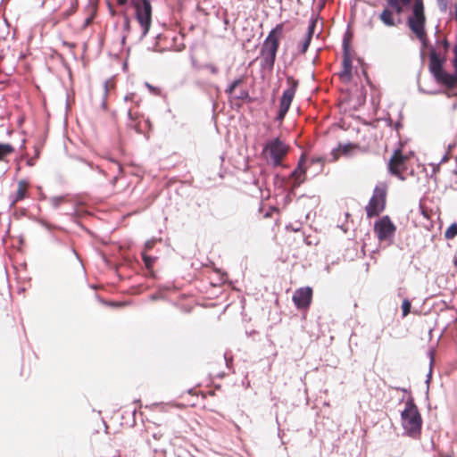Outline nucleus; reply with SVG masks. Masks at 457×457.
I'll return each instance as SVG.
<instances>
[{
  "mask_svg": "<svg viewBox=\"0 0 457 457\" xmlns=\"http://www.w3.org/2000/svg\"><path fill=\"white\" fill-rule=\"evenodd\" d=\"M283 32L284 24L279 23L270 31L264 39L260 50V65L262 70L269 71L273 70Z\"/></svg>",
  "mask_w": 457,
  "mask_h": 457,
  "instance_id": "nucleus-1",
  "label": "nucleus"
},
{
  "mask_svg": "<svg viewBox=\"0 0 457 457\" xmlns=\"http://www.w3.org/2000/svg\"><path fill=\"white\" fill-rule=\"evenodd\" d=\"M445 62V57H440L435 49H432L429 53V71L434 76L437 83L444 85L449 90H454L457 87V74L454 71L453 74L447 73L444 70V64Z\"/></svg>",
  "mask_w": 457,
  "mask_h": 457,
  "instance_id": "nucleus-2",
  "label": "nucleus"
},
{
  "mask_svg": "<svg viewBox=\"0 0 457 457\" xmlns=\"http://www.w3.org/2000/svg\"><path fill=\"white\" fill-rule=\"evenodd\" d=\"M402 425L406 434L412 437L420 436L422 426V419L418 407L412 401L405 403V408L402 411Z\"/></svg>",
  "mask_w": 457,
  "mask_h": 457,
  "instance_id": "nucleus-3",
  "label": "nucleus"
},
{
  "mask_svg": "<svg viewBox=\"0 0 457 457\" xmlns=\"http://www.w3.org/2000/svg\"><path fill=\"white\" fill-rule=\"evenodd\" d=\"M409 29L415 35L420 36L426 29L427 16L423 0H413L411 13L406 19Z\"/></svg>",
  "mask_w": 457,
  "mask_h": 457,
  "instance_id": "nucleus-4",
  "label": "nucleus"
},
{
  "mask_svg": "<svg viewBox=\"0 0 457 457\" xmlns=\"http://www.w3.org/2000/svg\"><path fill=\"white\" fill-rule=\"evenodd\" d=\"M289 147L279 137L268 141L262 150L266 158L270 159L274 166L281 165L288 154Z\"/></svg>",
  "mask_w": 457,
  "mask_h": 457,
  "instance_id": "nucleus-5",
  "label": "nucleus"
},
{
  "mask_svg": "<svg viewBox=\"0 0 457 457\" xmlns=\"http://www.w3.org/2000/svg\"><path fill=\"white\" fill-rule=\"evenodd\" d=\"M387 188L385 185L377 186L365 207L369 219L378 216L386 208Z\"/></svg>",
  "mask_w": 457,
  "mask_h": 457,
  "instance_id": "nucleus-6",
  "label": "nucleus"
},
{
  "mask_svg": "<svg viewBox=\"0 0 457 457\" xmlns=\"http://www.w3.org/2000/svg\"><path fill=\"white\" fill-rule=\"evenodd\" d=\"M287 83L288 88H287L282 95L279 104V110L278 112L277 120L282 121L288 112L291 103L295 97L299 82L295 79L292 76L287 78Z\"/></svg>",
  "mask_w": 457,
  "mask_h": 457,
  "instance_id": "nucleus-7",
  "label": "nucleus"
},
{
  "mask_svg": "<svg viewBox=\"0 0 457 457\" xmlns=\"http://www.w3.org/2000/svg\"><path fill=\"white\" fill-rule=\"evenodd\" d=\"M395 231L396 226L387 215L378 219L374 224V233L380 242H391L395 237Z\"/></svg>",
  "mask_w": 457,
  "mask_h": 457,
  "instance_id": "nucleus-8",
  "label": "nucleus"
},
{
  "mask_svg": "<svg viewBox=\"0 0 457 457\" xmlns=\"http://www.w3.org/2000/svg\"><path fill=\"white\" fill-rule=\"evenodd\" d=\"M409 160L410 157L403 154L401 149H396L388 162L389 172L403 179V174L407 170V163Z\"/></svg>",
  "mask_w": 457,
  "mask_h": 457,
  "instance_id": "nucleus-9",
  "label": "nucleus"
},
{
  "mask_svg": "<svg viewBox=\"0 0 457 457\" xmlns=\"http://www.w3.org/2000/svg\"><path fill=\"white\" fill-rule=\"evenodd\" d=\"M292 299L297 309H308L312 301V288L310 287H304L296 289Z\"/></svg>",
  "mask_w": 457,
  "mask_h": 457,
  "instance_id": "nucleus-10",
  "label": "nucleus"
},
{
  "mask_svg": "<svg viewBox=\"0 0 457 457\" xmlns=\"http://www.w3.org/2000/svg\"><path fill=\"white\" fill-rule=\"evenodd\" d=\"M317 18L315 16H312L311 21H310V23L308 25V28H307V31L303 37V38L298 43L297 45V47L299 49V53L301 54H304L307 50H308V47L311 44V41H312V38L313 37V34H314V30H315V28H316V25H317Z\"/></svg>",
  "mask_w": 457,
  "mask_h": 457,
  "instance_id": "nucleus-11",
  "label": "nucleus"
},
{
  "mask_svg": "<svg viewBox=\"0 0 457 457\" xmlns=\"http://www.w3.org/2000/svg\"><path fill=\"white\" fill-rule=\"evenodd\" d=\"M339 76L345 82H348L352 79V60L349 55L348 44L345 39L344 40L343 69Z\"/></svg>",
  "mask_w": 457,
  "mask_h": 457,
  "instance_id": "nucleus-12",
  "label": "nucleus"
},
{
  "mask_svg": "<svg viewBox=\"0 0 457 457\" xmlns=\"http://www.w3.org/2000/svg\"><path fill=\"white\" fill-rule=\"evenodd\" d=\"M305 154H303L298 162L297 167L291 173V178L294 179L293 187H298L306 178V169L304 168Z\"/></svg>",
  "mask_w": 457,
  "mask_h": 457,
  "instance_id": "nucleus-13",
  "label": "nucleus"
},
{
  "mask_svg": "<svg viewBox=\"0 0 457 457\" xmlns=\"http://www.w3.org/2000/svg\"><path fill=\"white\" fill-rule=\"evenodd\" d=\"M395 12L388 5L379 14V20L387 27H395L402 22L400 16L395 18Z\"/></svg>",
  "mask_w": 457,
  "mask_h": 457,
  "instance_id": "nucleus-14",
  "label": "nucleus"
},
{
  "mask_svg": "<svg viewBox=\"0 0 457 457\" xmlns=\"http://www.w3.org/2000/svg\"><path fill=\"white\" fill-rule=\"evenodd\" d=\"M29 183L24 179L18 182V188L14 195L12 196L11 205L15 206L20 201L29 197Z\"/></svg>",
  "mask_w": 457,
  "mask_h": 457,
  "instance_id": "nucleus-15",
  "label": "nucleus"
},
{
  "mask_svg": "<svg viewBox=\"0 0 457 457\" xmlns=\"http://www.w3.org/2000/svg\"><path fill=\"white\" fill-rule=\"evenodd\" d=\"M119 5H124L129 0H117ZM129 8L133 10L138 23L143 27V0H129Z\"/></svg>",
  "mask_w": 457,
  "mask_h": 457,
  "instance_id": "nucleus-16",
  "label": "nucleus"
},
{
  "mask_svg": "<svg viewBox=\"0 0 457 457\" xmlns=\"http://www.w3.org/2000/svg\"><path fill=\"white\" fill-rule=\"evenodd\" d=\"M129 116L131 120V122L129 123V126L133 128L137 133H141V128H140V118L142 116V113L139 110V106H134L131 107L129 111Z\"/></svg>",
  "mask_w": 457,
  "mask_h": 457,
  "instance_id": "nucleus-17",
  "label": "nucleus"
},
{
  "mask_svg": "<svg viewBox=\"0 0 457 457\" xmlns=\"http://www.w3.org/2000/svg\"><path fill=\"white\" fill-rule=\"evenodd\" d=\"M412 0H386L387 5L392 8L397 16L404 12L405 8L408 7Z\"/></svg>",
  "mask_w": 457,
  "mask_h": 457,
  "instance_id": "nucleus-18",
  "label": "nucleus"
},
{
  "mask_svg": "<svg viewBox=\"0 0 457 457\" xmlns=\"http://www.w3.org/2000/svg\"><path fill=\"white\" fill-rule=\"evenodd\" d=\"M359 148V145L356 144L348 143L345 145H339L338 147L335 150H333L332 154L334 155V161H337L339 157L338 152H340L342 154H348L352 151Z\"/></svg>",
  "mask_w": 457,
  "mask_h": 457,
  "instance_id": "nucleus-19",
  "label": "nucleus"
},
{
  "mask_svg": "<svg viewBox=\"0 0 457 457\" xmlns=\"http://www.w3.org/2000/svg\"><path fill=\"white\" fill-rule=\"evenodd\" d=\"M156 258H152L150 256L145 255V277H151L153 278H156L155 271L153 269L154 262H155Z\"/></svg>",
  "mask_w": 457,
  "mask_h": 457,
  "instance_id": "nucleus-20",
  "label": "nucleus"
},
{
  "mask_svg": "<svg viewBox=\"0 0 457 457\" xmlns=\"http://www.w3.org/2000/svg\"><path fill=\"white\" fill-rule=\"evenodd\" d=\"M14 152V147L11 144H0V162L4 161L5 157Z\"/></svg>",
  "mask_w": 457,
  "mask_h": 457,
  "instance_id": "nucleus-21",
  "label": "nucleus"
},
{
  "mask_svg": "<svg viewBox=\"0 0 457 457\" xmlns=\"http://www.w3.org/2000/svg\"><path fill=\"white\" fill-rule=\"evenodd\" d=\"M151 21V4L145 0V35L147 33Z\"/></svg>",
  "mask_w": 457,
  "mask_h": 457,
  "instance_id": "nucleus-22",
  "label": "nucleus"
},
{
  "mask_svg": "<svg viewBox=\"0 0 457 457\" xmlns=\"http://www.w3.org/2000/svg\"><path fill=\"white\" fill-rule=\"evenodd\" d=\"M457 236V223L452 224L445 232L446 239H453Z\"/></svg>",
  "mask_w": 457,
  "mask_h": 457,
  "instance_id": "nucleus-23",
  "label": "nucleus"
},
{
  "mask_svg": "<svg viewBox=\"0 0 457 457\" xmlns=\"http://www.w3.org/2000/svg\"><path fill=\"white\" fill-rule=\"evenodd\" d=\"M411 302L408 299H404L402 303L403 317H406L411 312Z\"/></svg>",
  "mask_w": 457,
  "mask_h": 457,
  "instance_id": "nucleus-24",
  "label": "nucleus"
},
{
  "mask_svg": "<svg viewBox=\"0 0 457 457\" xmlns=\"http://www.w3.org/2000/svg\"><path fill=\"white\" fill-rule=\"evenodd\" d=\"M243 82L242 79H238L234 80L229 87L226 89V93L228 95H232L235 91L236 87H238Z\"/></svg>",
  "mask_w": 457,
  "mask_h": 457,
  "instance_id": "nucleus-25",
  "label": "nucleus"
},
{
  "mask_svg": "<svg viewBox=\"0 0 457 457\" xmlns=\"http://www.w3.org/2000/svg\"><path fill=\"white\" fill-rule=\"evenodd\" d=\"M415 37L420 41V43L422 44L423 47H427L428 46V34H427L426 29H423V33L420 36H415Z\"/></svg>",
  "mask_w": 457,
  "mask_h": 457,
  "instance_id": "nucleus-26",
  "label": "nucleus"
},
{
  "mask_svg": "<svg viewBox=\"0 0 457 457\" xmlns=\"http://www.w3.org/2000/svg\"><path fill=\"white\" fill-rule=\"evenodd\" d=\"M326 159L324 157L319 156V157H312L311 159V164H319L320 166V169L323 168L325 164Z\"/></svg>",
  "mask_w": 457,
  "mask_h": 457,
  "instance_id": "nucleus-27",
  "label": "nucleus"
},
{
  "mask_svg": "<svg viewBox=\"0 0 457 457\" xmlns=\"http://www.w3.org/2000/svg\"><path fill=\"white\" fill-rule=\"evenodd\" d=\"M66 200H65V197L63 196H56V197H53L51 202H52V204L54 205V207L57 208L59 207L62 203H64Z\"/></svg>",
  "mask_w": 457,
  "mask_h": 457,
  "instance_id": "nucleus-28",
  "label": "nucleus"
},
{
  "mask_svg": "<svg viewBox=\"0 0 457 457\" xmlns=\"http://www.w3.org/2000/svg\"><path fill=\"white\" fill-rule=\"evenodd\" d=\"M145 85L147 87V88L149 89V91L152 94H154L155 96L161 95V88L160 87H153L152 85H150L148 83H145Z\"/></svg>",
  "mask_w": 457,
  "mask_h": 457,
  "instance_id": "nucleus-29",
  "label": "nucleus"
},
{
  "mask_svg": "<svg viewBox=\"0 0 457 457\" xmlns=\"http://www.w3.org/2000/svg\"><path fill=\"white\" fill-rule=\"evenodd\" d=\"M420 211H421L422 215L426 219H428V220L431 219V215H432V211L431 210H428L425 206L420 205Z\"/></svg>",
  "mask_w": 457,
  "mask_h": 457,
  "instance_id": "nucleus-30",
  "label": "nucleus"
},
{
  "mask_svg": "<svg viewBox=\"0 0 457 457\" xmlns=\"http://www.w3.org/2000/svg\"><path fill=\"white\" fill-rule=\"evenodd\" d=\"M205 68L212 74H217L219 70L214 64H206Z\"/></svg>",
  "mask_w": 457,
  "mask_h": 457,
  "instance_id": "nucleus-31",
  "label": "nucleus"
},
{
  "mask_svg": "<svg viewBox=\"0 0 457 457\" xmlns=\"http://www.w3.org/2000/svg\"><path fill=\"white\" fill-rule=\"evenodd\" d=\"M441 44H442V46L444 48V52L446 53L448 51V49H449V46H450V44H449L448 40L445 38L442 41Z\"/></svg>",
  "mask_w": 457,
  "mask_h": 457,
  "instance_id": "nucleus-32",
  "label": "nucleus"
},
{
  "mask_svg": "<svg viewBox=\"0 0 457 457\" xmlns=\"http://www.w3.org/2000/svg\"><path fill=\"white\" fill-rule=\"evenodd\" d=\"M437 1H438L440 9L442 11H445L446 10V0H437Z\"/></svg>",
  "mask_w": 457,
  "mask_h": 457,
  "instance_id": "nucleus-33",
  "label": "nucleus"
},
{
  "mask_svg": "<svg viewBox=\"0 0 457 457\" xmlns=\"http://www.w3.org/2000/svg\"><path fill=\"white\" fill-rule=\"evenodd\" d=\"M36 161H37V158H36V157H34V156H33V157H30V158H29V159H28V161H27V164H28L29 166H34V165L36 164Z\"/></svg>",
  "mask_w": 457,
  "mask_h": 457,
  "instance_id": "nucleus-34",
  "label": "nucleus"
},
{
  "mask_svg": "<svg viewBox=\"0 0 457 457\" xmlns=\"http://www.w3.org/2000/svg\"><path fill=\"white\" fill-rule=\"evenodd\" d=\"M75 11H76V7L72 6L68 12H64L62 15H63V17L67 18L70 15H71L72 13H74Z\"/></svg>",
  "mask_w": 457,
  "mask_h": 457,
  "instance_id": "nucleus-35",
  "label": "nucleus"
},
{
  "mask_svg": "<svg viewBox=\"0 0 457 457\" xmlns=\"http://www.w3.org/2000/svg\"><path fill=\"white\" fill-rule=\"evenodd\" d=\"M39 155H40V147L39 146H35V155H34V157H36L37 159V158H39Z\"/></svg>",
  "mask_w": 457,
  "mask_h": 457,
  "instance_id": "nucleus-36",
  "label": "nucleus"
},
{
  "mask_svg": "<svg viewBox=\"0 0 457 457\" xmlns=\"http://www.w3.org/2000/svg\"><path fill=\"white\" fill-rule=\"evenodd\" d=\"M63 45L70 47V48H74L75 47V44L73 43H69V42H63Z\"/></svg>",
  "mask_w": 457,
  "mask_h": 457,
  "instance_id": "nucleus-37",
  "label": "nucleus"
},
{
  "mask_svg": "<svg viewBox=\"0 0 457 457\" xmlns=\"http://www.w3.org/2000/svg\"><path fill=\"white\" fill-rule=\"evenodd\" d=\"M113 305H116V306H122L124 305L123 303H113Z\"/></svg>",
  "mask_w": 457,
  "mask_h": 457,
  "instance_id": "nucleus-38",
  "label": "nucleus"
},
{
  "mask_svg": "<svg viewBox=\"0 0 457 457\" xmlns=\"http://www.w3.org/2000/svg\"><path fill=\"white\" fill-rule=\"evenodd\" d=\"M115 166H116V168H117V170H118L119 171H120V170H121V168H120V166L118 163H115Z\"/></svg>",
  "mask_w": 457,
  "mask_h": 457,
  "instance_id": "nucleus-39",
  "label": "nucleus"
},
{
  "mask_svg": "<svg viewBox=\"0 0 457 457\" xmlns=\"http://www.w3.org/2000/svg\"><path fill=\"white\" fill-rule=\"evenodd\" d=\"M151 298H152L153 300H155V299H156V296H155L154 295H153L151 296Z\"/></svg>",
  "mask_w": 457,
  "mask_h": 457,
  "instance_id": "nucleus-40",
  "label": "nucleus"
},
{
  "mask_svg": "<svg viewBox=\"0 0 457 457\" xmlns=\"http://www.w3.org/2000/svg\"><path fill=\"white\" fill-rule=\"evenodd\" d=\"M4 57L0 55V62L3 61Z\"/></svg>",
  "mask_w": 457,
  "mask_h": 457,
  "instance_id": "nucleus-41",
  "label": "nucleus"
},
{
  "mask_svg": "<svg viewBox=\"0 0 457 457\" xmlns=\"http://www.w3.org/2000/svg\"><path fill=\"white\" fill-rule=\"evenodd\" d=\"M116 179H117V177L115 176V177L113 178V183H115Z\"/></svg>",
  "mask_w": 457,
  "mask_h": 457,
  "instance_id": "nucleus-42",
  "label": "nucleus"
},
{
  "mask_svg": "<svg viewBox=\"0 0 457 457\" xmlns=\"http://www.w3.org/2000/svg\"><path fill=\"white\" fill-rule=\"evenodd\" d=\"M145 248L149 247L148 244H145Z\"/></svg>",
  "mask_w": 457,
  "mask_h": 457,
  "instance_id": "nucleus-43",
  "label": "nucleus"
}]
</instances>
